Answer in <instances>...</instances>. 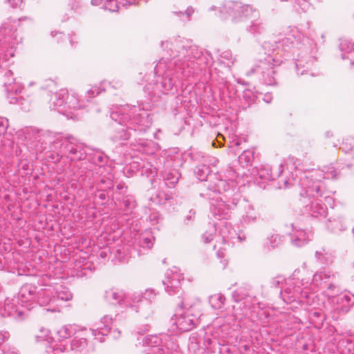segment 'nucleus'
I'll return each instance as SVG.
<instances>
[{
    "label": "nucleus",
    "mask_w": 354,
    "mask_h": 354,
    "mask_svg": "<svg viewBox=\"0 0 354 354\" xmlns=\"http://www.w3.org/2000/svg\"><path fill=\"white\" fill-rule=\"evenodd\" d=\"M274 43L265 41L262 44L265 56L260 58L257 64L247 72V75L257 73L263 84L274 86L277 84V69L286 53H291L294 56L298 75H304L315 62L313 52H309L308 39L304 38L295 27L289 28L286 36Z\"/></svg>",
    "instance_id": "f257e3e1"
},
{
    "label": "nucleus",
    "mask_w": 354,
    "mask_h": 354,
    "mask_svg": "<svg viewBox=\"0 0 354 354\" xmlns=\"http://www.w3.org/2000/svg\"><path fill=\"white\" fill-rule=\"evenodd\" d=\"M151 107L149 103H140L138 106L127 105L113 111L111 118L114 121L112 124L114 131L111 139L114 142L127 140L131 136V131H146L152 123L149 113Z\"/></svg>",
    "instance_id": "f03ea898"
},
{
    "label": "nucleus",
    "mask_w": 354,
    "mask_h": 354,
    "mask_svg": "<svg viewBox=\"0 0 354 354\" xmlns=\"http://www.w3.org/2000/svg\"><path fill=\"white\" fill-rule=\"evenodd\" d=\"M299 272V270L294 272L293 277L288 279L283 291L281 292L282 299L286 303L297 301L307 306L314 305L317 300V296L315 292H310V289L325 288L328 281L336 278V274L331 271L317 272L308 288V281L304 282L303 279L297 277Z\"/></svg>",
    "instance_id": "7ed1b4c3"
},
{
    "label": "nucleus",
    "mask_w": 354,
    "mask_h": 354,
    "mask_svg": "<svg viewBox=\"0 0 354 354\" xmlns=\"http://www.w3.org/2000/svg\"><path fill=\"white\" fill-rule=\"evenodd\" d=\"M176 60L174 57L170 60L167 58H162L158 61L154 68L153 79L149 81L152 76H142L140 73L138 77V84H143L145 82L147 84L144 86V91L147 93L151 100L156 101V98L160 97L162 94H167L173 88H176L177 82Z\"/></svg>",
    "instance_id": "20e7f679"
},
{
    "label": "nucleus",
    "mask_w": 354,
    "mask_h": 354,
    "mask_svg": "<svg viewBox=\"0 0 354 354\" xmlns=\"http://www.w3.org/2000/svg\"><path fill=\"white\" fill-rule=\"evenodd\" d=\"M200 195L209 201L210 212L219 220L228 219L241 199L240 194L231 189L229 183L221 179L208 185Z\"/></svg>",
    "instance_id": "39448f33"
},
{
    "label": "nucleus",
    "mask_w": 354,
    "mask_h": 354,
    "mask_svg": "<svg viewBox=\"0 0 354 354\" xmlns=\"http://www.w3.org/2000/svg\"><path fill=\"white\" fill-rule=\"evenodd\" d=\"M41 140L46 145H49L46 158L53 163L63 160L66 164L84 160L86 156V147L73 138H64L60 133L47 131L42 134Z\"/></svg>",
    "instance_id": "423d86ee"
},
{
    "label": "nucleus",
    "mask_w": 354,
    "mask_h": 354,
    "mask_svg": "<svg viewBox=\"0 0 354 354\" xmlns=\"http://www.w3.org/2000/svg\"><path fill=\"white\" fill-rule=\"evenodd\" d=\"M178 53L182 57L181 65L187 66L188 73L211 66L213 63L210 53L202 51L189 39H183L178 42Z\"/></svg>",
    "instance_id": "0eeeda50"
},
{
    "label": "nucleus",
    "mask_w": 354,
    "mask_h": 354,
    "mask_svg": "<svg viewBox=\"0 0 354 354\" xmlns=\"http://www.w3.org/2000/svg\"><path fill=\"white\" fill-rule=\"evenodd\" d=\"M301 190L299 191L300 200L304 204L306 212L313 217H325L327 214V205L333 207L334 201L330 195V192L326 189L317 190V194H304L303 192L307 191L305 186L299 185ZM308 189L315 190L314 186L310 185Z\"/></svg>",
    "instance_id": "6e6552de"
},
{
    "label": "nucleus",
    "mask_w": 354,
    "mask_h": 354,
    "mask_svg": "<svg viewBox=\"0 0 354 354\" xmlns=\"http://www.w3.org/2000/svg\"><path fill=\"white\" fill-rule=\"evenodd\" d=\"M171 322L173 329L168 330V334L165 337V345H160L162 338L156 335H149L143 338V346L151 348V351L147 352V354H177V344L174 342L177 329L176 315H174L171 319Z\"/></svg>",
    "instance_id": "1a4fd4ad"
},
{
    "label": "nucleus",
    "mask_w": 354,
    "mask_h": 354,
    "mask_svg": "<svg viewBox=\"0 0 354 354\" xmlns=\"http://www.w3.org/2000/svg\"><path fill=\"white\" fill-rule=\"evenodd\" d=\"M337 177V173L332 166L324 167V170L319 169L306 170L300 174L299 185H304L306 189L310 188L309 187L310 185L314 186L315 191L307 189V191L303 192L304 194L313 196L314 194H317V190H319V189H326L322 182L323 179H335Z\"/></svg>",
    "instance_id": "9d476101"
},
{
    "label": "nucleus",
    "mask_w": 354,
    "mask_h": 354,
    "mask_svg": "<svg viewBox=\"0 0 354 354\" xmlns=\"http://www.w3.org/2000/svg\"><path fill=\"white\" fill-rule=\"evenodd\" d=\"M21 42L15 27L3 23L0 28V68L3 62L14 57L16 46Z\"/></svg>",
    "instance_id": "9b49d317"
},
{
    "label": "nucleus",
    "mask_w": 354,
    "mask_h": 354,
    "mask_svg": "<svg viewBox=\"0 0 354 354\" xmlns=\"http://www.w3.org/2000/svg\"><path fill=\"white\" fill-rule=\"evenodd\" d=\"M107 159V156L104 153L96 151L90 158L89 166L86 165V162L82 164L77 176L82 178V180L85 183V186L93 187L92 184L94 182L91 180V177H93L94 171L97 169L99 171L96 173L100 172L102 167L106 163Z\"/></svg>",
    "instance_id": "f8f14e48"
},
{
    "label": "nucleus",
    "mask_w": 354,
    "mask_h": 354,
    "mask_svg": "<svg viewBox=\"0 0 354 354\" xmlns=\"http://www.w3.org/2000/svg\"><path fill=\"white\" fill-rule=\"evenodd\" d=\"M232 230L231 226L227 222H224L223 225H221L220 235H216V225L214 223H209L207 230L202 234L201 239L205 243H210L215 238L219 240L216 242L227 243L230 242V230Z\"/></svg>",
    "instance_id": "ddd939ff"
},
{
    "label": "nucleus",
    "mask_w": 354,
    "mask_h": 354,
    "mask_svg": "<svg viewBox=\"0 0 354 354\" xmlns=\"http://www.w3.org/2000/svg\"><path fill=\"white\" fill-rule=\"evenodd\" d=\"M191 308L184 301L178 305V331L185 332L196 327L197 319L191 313Z\"/></svg>",
    "instance_id": "4468645a"
},
{
    "label": "nucleus",
    "mask_w": 354,
    "mask_h": 354,
    "mask_svg": "<svg viewBox=\"0 0 354 354\" xmlns=\"http://www.w3.org/2000/svg\"><path fill=\"white\" fill-rule=\"evenodd\" d=\"M286 165L290 169H295V174L292 173V176L291 178H284L279 181V189H286L289 188L295 184L297 183L298 186L301 188L299 185L300 180V174L303 173L301 169L299 168L301 165V160L295 158L294 157H290L286 162ZM305 171H304V172Z\"/></svg>",
    "instance_id": "2eb2a0df"
},
{
    "label": "nucleus",
    "mask_w": 354,
    "mask_h": 354,
    "mask_svg": "<svg viewBox=\"0 0 354 354\" xmlns=\"http://www.w3.org/2000/svg\"><path fill=\"white\" fill-rule=\"evenodd\" d=\"M37 287L32 284L26 283L21 286L16 295L26 310L33 308L34 302L37 301Z\"/></svg>",
    "instance_id": "dca6fc26"
},
{
    "label": "nucleus",
    "mask_w": 354,
    "mask_h": 354,
    "mask_svg": "<svg viewBox=\"0 0 354 354\" xmlns=\"http://www.w3.org/2000/svg\"><path fill=\"white\" fill-rule=\"evenodd\" d=\"M3 316H12L14 318H21L26 310L19 301V298L16 295L12 297H7L5 299L3 306L2 308Z\"/></svg>",
    "instance_id": "f3484780"
},
{
    "label": "nucleus",
    "mask_w": 354,
    "mask_h": 354,
    "mask_svg": "<svg viewBox=\"0 0 354 354\" xmlns=\"http://www.w3.org/2000/svg\"><path fill=\"white\" fill-rule=\"evenodd\" d=\"M334 341L337 344V350L342 354H354V336L350 333H337Z\"/></svg>",
    "instance_id": "a211bd4d"
},
{
    "label": "nucleus",
    "mask_w": 354,
    "mask_h": 354,
    "mask_svg": "<svg viewBox=\"0 0 354 354\" xmlns=\"http://www.w3.org/2000/svg\"><path fill=\"white\" fill-rule=\"evenodd\" d=\"M242 3L239 1H225L221 7L219 12L223 17L230 16L234 22L241 21V10Z\"/></svg>",
    "instance_id": "6ab92c4d"
},
{
    "label": "nucleus",
    "mask_w": 354,
    "mask_h": 354,
    "mask_svg": "<svg viewBox=\"0 0 354 354\" xmlns=\"http://www.w3.org/2000/svg\"><path fill=\"white\" fill-rule=\"evenodd\" d=\"M105 300L112 305H119L122 307L129 306V299L124 290L118 288H111L105 291Z\"/></svg>",
    "instance_id": "aec40b11"
},
{
    "label": "nucleus",
    "mask_w": 354,
    "mask_h": 354,
    "mask_svg": "<svg viewBox=\"0 0 354 354\" xmlns=\"http://www.w3.org/2000/svg\"><path fill=\"white\" fill-rule=\"evenodd\" d=\"M113 324V318L109 315H104L100 321L96 324L95 328H91L92 335L98 339L100 342H104V336L111 333Z\"/></svg>",
    "instance_id": "412c9836"
},
{
    "label": "nucleus",
    "mask_w": 354,
    "mask_h": 354,
    "mask_svg": "<svg viewBox=\"0 0 354 354\" xmlns=\"http://www.w3.org/2000/svg\"><path fill=\"white\" fill-rule=\"evenodd\" d=\"M68 90L62 88L57 92L52 94L50 100V109L57 111L58 113L66 115V100Z\"/></svg>",
    "instance_id": "4be33fe9"
},
{
    "label": "nucleus",
    "mask_w": 354,
    "mask_h": 354,
    "mask_svg": "<svg viewBox=\"0 0 354 354\" xmlns=\"http://www.w3.org/2000/svg\"><path fill=\"white\" fill-rule=\"evenodd\" d=\"M66 115L73 113L74 111L84 109L86 106V102L84 100L79 99V96L77 93L71 90L68 91L66 94Z\"/></svg>",
    "instance_id": "5701e85b"
},
{
    "label": "nucleus",
    "mask_w": 354,
    "mask_h": 354,
    "mask_svg": "<svg viewBox=\"0 0 354 354\" xmlns=\"http://www.w3.org/2000/svg\"><path fill=\"white\" fill-rule=\"evenodd\" d=\"M292 230L290 234V241L293 245L301 247L306 244L313 237V233L310 230H304L296 228L291 224Z\"/></svg>",
    "instance_id": "b1692460"
},
{
    "label": "nucleus",
    "mask_w": 354,
    "mask_h": 354,
    "mask_svg": "<svg viewBox=\"0 0 354 354\" xmlns=\"http://www.w3.org/2000/svg\"><path fill=\"white\" fill-rule=\"evenodd\" d=\"M242 205L244 208L241 218L243 225H250L257 223L260 219L259 214L255 210L253 205L249 203L247 201L243 200Z\"/></svg>",
    "instance_id": "393cba45"
},
{
    "label": "nucleus",
    "mask_w": 354,
    "mask_h": 354,
    "mask_svg": "<svg viewBox=\"0 0 354 354\" xmlns=\"http://www.w3.org/2000/svg\"><path fill=\"white\" fill-rule=\"evenodd\" d=\"M335 311L339 313H346L354 304V295L349 293L341 294L335 298Z\"/></svg>",
    "instance_id": "a878e982"
},
{
    "label": "nucleus",
    "mask_w": 354,
    "mask_h": 354,
    "mask_svg": "<svg viewBox=\"0 0 354 354\" xmlns=\"http://www.w3.org/2000/svg\"><path fill=\"white\" fill-rule=\"evenodd\" d=\"M4 86L6 88V91L8 93V97L10 99V103H18L21 97L12 95H18L21 93V91L23 89V86H21V84L17 82H14L12 84V82L8 80L4 82Z\"/></svg>",
    "instance_id": "bb28decb"
},
{
    "label": "nucleus",
    "mask_w": 354,
    "mask_h": 354,
    "mask_svg": "<svg viewBox=\"0 0 354 354\" xmlns=\"http://www.w3.org/2000/svg\"><path fill=\"white\" fill-rule=\"evenodd\" d=\"M339 48L342 59H347L351 65L354 64V42L351 43L346 39H341Z\"/></svg>",
    "instance_id": "cd10ccee"
},
{
    "label": "nucleus",
    "mask_w": 354,
    "mask_h": 354,
    "mask_svg": "<svg viewBox=\"0 0 354 354\" xmlns=\"http://www.w3.org/2000/svg\"><path fill=\"white\" fill-rule=\"evenodd\" d=\"M246 30L254 37H258L266 32V25L263 22V20L259 17V18L250 20V23L247 26Z\"/></svg>",
    "instance_id": "c85d7f7f"
},
{
    "label": "nucleus",
    "mask_w": 354,
    "mask_h": 354,
    "mask_svg": "<svg viewBox=\"0 0 354 354\" xmlns=\"http://www.w3.org/2000/svg\"><path fill=\"white\" fill-rule=\"evenodd\" d=\"M54 294L53 288L51 286H48L44 289L37 292V302L40 306H45L55 300V296L52 295Z\"/></svg>",
    "instance_id": "c756f323"
},
{
    "label": "nucleus",
    "mask_w": 354,
    "mask_h": 354,
    "mask_svg": "<svg viewBox=\"0 0 354 354\" xmlns=\"http://www.w3.org/2000/svg\"><path fill=\"white\" fill-rule=\"evenodd\" d=\"M176 270H168L165 272V277L162 281V283L165 286V291L170 295H175L176 292Z\"/></svg>",
    "instance_id": "7c9ffc66"
},
{
    "label": "nucleus",
    "mask_w": 354,
    "mask_h": 354,
    "mask_svg": "<svg viewBox=\"0 0 354 354\" xmlns=\"http://www.w3.org/2000/svg\"><path fill=\"white\" fill-rule=\"evenodd\" d=\"M282 165L279 166V172L277 174H273L272 168L269 166L263 167L260 168L257 171V176L263 181H269L273 180L275 176H279L282 172Z\"/></svg>",
    "instance_id": "2f4dec72"
},
{
    "label": "nucleus",
    "mask_w": 354,
    "mask_h": 354,
    "mask_svg": "<svg viewBox=\"0 0 354 354\" xmlns=\"http://www.w3.org/2000/svg\"><path fill=\"white\" fill-rule=\"evenodd\" d=\"M68 347V351H71L75 353H82L87 348L88 343L85 338L75 337L68 345L65 344Z\"/></svg>",
    "instance_id": "473e14b6"
},
{
    "label": "nucleus",
    "mask_w": 354,
    "mask_h": 354,
    "mask_svg": "<svg viewBox=\"0 0 354 354\" xmlns=\"http://www.w3.org/2000/svg\"><path fill=\"white\" fill-rule=\"evenodd\" d=\"M327 228L334 233L343 232L346 230V227L342 217H337L333 219H328Z\"/></svg>",
    "instance_id": "72a5a7b5"
},
{
    "label": "nucleus",
    "mask_w": 354,
    "mask_h": 354,
    "mask_svg": "<svg viewBox=\"0 0 354 354\" xmlns=\"http://www.w3.org/2000/svg\"><path fill=\"white\" fill-rule=\"evenodd\" d=\"M77 326L73 324H66L62 326L57 331V335L59 341L67 339L75 335L77 331Z\"/></svg>",
    "instance_id": "f704fd0d"
},
{
    "label": "nucleus",
    "mask_w": 354,
    "mask_h": 354,
    "mask_svg": "<svg viewBox=\"0 0 354 354\" xmlns=\"http://www.w3.org/2000/svg\"><path fill=\"white\" fill-rule=\"evenodd\" d=\"M138 145V150L147 154H153L160 149L158 144L152 140L140 141Z\"/></svg>",
    "instance_id": "c9c22d12"
},
{
    "label": "nucleus",
    "mask_w": 354,
    "mask_h": 354,
    "mask_svg": "<svg viewBox=\"0 0 354 354\" xmlns=\"http://www.w3.org/2000/svg\"><path fill=\"white\" fill-rule=\"evenodd\" d=\"M259 17H260V12L257 8L250 5L242 4L241 10V20L242 18L250 19L252 20L255 18H259Z\"/></svg>",
    "instance_id": "e433bc0d"
},
{
    "label": "nucleus",
    "mask_w": 354,
    "mask_h": 354,
    "mask_svg": "<svg viewBox=\"0 0 354 354\" xmlns=\"http://www.w3.org/2000/svg\"><path fill=\"white\" fill-rule=\"evenodd\" d=\"M54 296L55 299L62 301H69L72 299V294L69 290L62 286H57L53 288Z\"/></svg>",
    "instance_id": "4c0bfd02"
},
{
    "label": "nucleus",
    "mask_w": 354,
    "mask_h": 354,
    "mask_svg": "<svg viewBox=\"0 0 354 354\" xmlns=\"http://www.w3.org/2000/svg\"><path fill=\"white\" fill-rule=\"evenodd\" d=\"M176 171L175 169L172 171L165 170L163 174V180L167 187L170 189H174L177 184V177L176 176Z\"/></svg>",
    "instance_id": "58836bf2"
},
{
    "label": "nucleus",
    "mask_w": 354,
    "mask_h": 354,
    "mask_svg": "<svg viewBox=\"0 0 354 354\" xmlns=\"http://www.w3.org/2000/svg\"><path fill=\"white\" fill-rule=\"evenodd\" d=\"M210 173V168L205 163L198 165L194 170L196 178L201 181L206 180L207 177Z\"/></svg>",
    "instance_id": "ea45409f"
},
{
    "label": "nucleus",
    "mask_w": 354,
    "mask_h": 354,
    "mask_svg": "<svg viewBox=\"0 0 354 354\" xmlns=\"http://www.w3.org/2000/svg\"><path fill=\"white\" fill-rule=\"evenodd\" d=\"M113 186V176L111 175L102 176L99 182L96 183V189L102 192H105L112 188Z\"/></svg>",
    "instance_id": "a19ab883"
},
{
    "label": "nucleus",
    "mask_w": 354,
    "mask_h": 354,
    "mask_svg": "<svg viewBox=\"0 0 354 354\" xmlns=\"http://www.w3.org/2000/svg\"><path fill=\"white\" fill-rule=\"evenodd\" d=\"M315 257L321 263L325 265L330 264L333 261V255L323 248L315 252Z\"/></svg>",
    "instance_id": "79ce46f5"
},
{
    "label": "nucleus",
    "mask_w": 354,
    "mask_h": 354,
    "mask_svg": "<svg viewBox=\"0 0 354 354\" xmlns=\"http://www.w3.org/2000/svg\"><path fill=\"white\" fill-rule=\"evenodd\" d=\"M236 58L233 56L230 50L221 52L218 55V62L228 67L234 64Z\"/></svg>",
    "instance_id": "37998d69"
},
{
    "label": "nucleus",
    "mask_w": 354,
    "mask_h": 354,
    "mask_svg": "<svg viewBox=\"0 0 354 354\" xmlns=\"http://www.w3.org/2000/svg\"><path fill=\"white\" fill-rule=\"evenodd\" d=\"M225 297L221 294H215L209 297V304L214 309L221 308L225 303Z\"/></svg>",
    "instance_id": "c03bdc74"
},
{
    "label": "nucleus",
    "mask_w": 354,
    "mask_h": 354,
    "mask_svg": "<svg viewBox=\"0 0 354 354\" xmlns=\"http://www.w3.org/2000/svg\"><path fill=\"white\" fill-rule=\"evenodd\" d=\"M153 237L149 232L140 235L138 242L141 247L151 248L153 245Z\"/></svg>",
    "instance_id": "a18cd8bd"
},
{
    "label": "nucleus",
    "mask_w": 354,
    "mask_h": 354,
    "mask_svg": "<svg viewBox=\"0 0 354 354\" xmlns=\"http://www.w3.org/2000/svg\"><path fill=\"white\" fill-rule=\"evenodd\" d=\"M127 297L129 301V306L128 307L136 306L137 304L140 303L141 306H145V301L142 297V295L138 292H133L132 294H127Z\"/></svg>",
    "instance_id": "49530a36"
},
{
    "label": "nucleus",
    "mask_w": 354,
    "mask_h": 354,
    "mask_svg": "<svg viewBox=\"0 0 354 354\" xmlns=\"http://www.w3.org/2000/svg\"><path fill=\"white\" fill-rule=\"evenodd\" d=\"M185 156H190L192 160L198 162L202 161L203 163L207 162L209 159L208 156H206L203 152L199 151L192 152L189 154L184 153L182 155V158L184 159Z\"/></svg>",
    "instance_id": "de8ad7c7"
},
{
    "label": "nucleus",
    "mask_w": 354,
    "mask_h": 354,
    "mask_svg": "<svg viewBox=\"0 0 354 354\" xmlns=\"http://www.w3.org/2000/svg\"><path fill=\"white\" fill-rule=\"evenodd\" d=\"M283 241V237L278 234H272L267 238V245L274 248L278 247Z\"/></svg>",
    "instance_id": "09e8293b"
},
{
    "label": "nucleus",
    "mask_w": 354,
    "mask_h": 354,
    "mask_svg": "<svg viewBox=\"0 0 354 354\" xmlns=\"http://www.w3.org/2000/svg\"><path fill=\"white\" fill-rule=\"evenodd\" d=\"M37 342L46 341L48 343L50 342L51 337L50 336V330L47 328L41 327L39 330V333L35 335Z\"/></svg>",
    "instance_id": "8fccbe9b"
},
{
    "label": "nucleus",
    "mask_w": 354,
    "mask_h": 354,
    "mask_svg": "<svg viewBox=\"0 0 354 354\" xmlns=\"http://www.w3.org/2000/svg\"><path fill=\"white\" fill-rule=\"evenodd\" d=\"M253 160V153L250 151H244L239 156V161L243 165H248Z\"/></svg>",
    "instance_id": "3c124183"
},
{
    "label": "nucleus",
    "mask_w": 354,
    "mask_h": 354,
    "mask_svg": "<svg viewBox=\"0 0 354 354\" xmlns=\"http://www.w3.org/2000/svg\"><path fill=\"white\" fill-rule=\"evenodd\" d=\"M341 148L346 153L353 150L354 149V138L348 137L344 139Z\"/></svg>",
    "instance_id": "603ef678"
},
{
    "label": "nucleus",
    "mask_w": 354,
    "mask_h": 354,
    "mask_svg": "<svg viewBox=\"0 0 354 354\" xmlns=\"http://www.w3.org/2000/svg\"><path fill=\"white\" fill-rule=\"evenodd\" d=\"M256 97V95L250 90H245L243 93V98L247 104V106H250V104H254Z\"/></svg>",
    "instance_id": "864d4df0"
},
{
    "label": "nucleus",
    "mask_w": 354,
    "mask_h": 354,
    "mask_svg": "<svg viewBox=\"0 0 354 354\" xmlns=\"http://www.w3.org/2000/svg\"><path fill=\"white\" fill-rule=\"evenodd\" d=\"M104 8L110 12H118L119 10V6L118 5L117 0H106Z\"/></svg>",
    "instance_id": "5fc2aeb1"
},
{
    "label": "nucleus",
    "mask_w": 354,
    "mask_h": 354,
    "mask_svg": "<svg viewBox=\"0 0 354 354\" xmlns=\"http://www.w3.org/2000/svg\"><path fill=\"white\" fill-rule=\"evenodd\" d=\"M194 10L192 7L189 6L187 8L185 12H178V18L184 21H190V17L194 13Z\"/></svg>",
    "instance_id": "6e6d98bb"
},
{
    "label": "nucleus",
    "mask_w": 354,
    "mask_h": 354,
    "mask_svg": "<svg viewBox=\"0 0 354 354\" xmlns=\"http://www.w3.org/2000/svg\"><path fill=\"white\" fill-rule=\"evenodd\" d=\"M334 281L335 279H332L328 281L327 284L325 286V288H326L328 290V295L330 296H333L339 291L338 287Z\"/></svg>",
    "instance_id": "4d7b16f0"
},
{
    "label": "nucleus",
    "mask_w": 354,
    "mask_h": 354,
    "mask_svg": "<svg viewBox=\"0 0 354 354\" xmlns=\"http://www.w3.org/2000/svg\"><path fill=\"white\" fill-rule=\"evenodd\" d=\"M247 295L243 288H239L232 292V297L235 301L243 299Z\"/></svg>",
    "instance_id": "13d9d810"
},
{
    "label": "nucleus",
    "mask_w": 354,
    "mask_h": 354,
    "mask_svg": "<svg viewBox=\"0 0 354 354\" xmlns=\"http://www.w3.org/2000/svg\"><path fill=\"white\" fill-rule=\"evenodd\" d=\"M9 127V121L5 117H0V136H3Z\"/></svg>",
    "instance_id": "bf43d9fd"
},
{
    "label": "nucleus",
    "mask_w": 354,
    "mask_h": 354,
    "mask_svg": "<svg viewBox=\"0 0 354 354\" xmlns=\"http://www.w3.org/2000/svg\"><path fill=\"white\" fill-rule=\"evenodd\" d=\"M156 294L153 292V290H147L145 293L142 295V297L145 301V306L149 305L151 299Z\"/></svg>",
    "instance_id": "052dcab7"
},
{
    "label": "nucleus",
    "mask_w": 354,
    "mask_h": 354,
    "mask_svg": "<svg viewBox=\"0 0 354 354\" xmlns=\"http://www.w3.org/2000/svg\"><path fill=\"white\" fill-rule=\"evenodd\" d=\"M124 205L127 214L131 212L132 209L135 207V201L131 198H127L124 200Z\"/></svg>",
    "instance_id": "680f3d73"
},
{
    "label": "nucleus",
    "mask_w": 354,
    "mask_h": 354,
    "mask_svg": "<svg viewBox=\"0 0 354 354\" xmlns=\"http://www.w3.org/2000/svg\"><path fill=\"white\" fill-rule=\"evenodd\" d=\"M104 90H105L104 88L101 89L98 86H93L90 90L87 91L88 99L94 97Z\"/></svg>",
    "instance_id": "e2e57ef3"
},
{
    "label": "nucleus",
    "mask_w": 354,
    "mask_h": 354,
    "mask_svg": "<svg viewBox=\"0 0 354 354\" xmlns=\"http://www.w3.org/2000/svg\"><path fill=\"white\" fill-rule=\"evenodd\" d=\"M3 354H20L19 351L14 346L6 345L3 350Z\"/></svg>",
    "instance_id": "0e129e2a"
},
{
    "label": "nucleus",
    "mask_w": 354,
    "mask_h": 354,
    "mask_svg": "<svg viewBox=\"0 0 354 354\" xmlns=\"http://www.w3.org/2000/svg\"><path fill=\"white\" fill-rule=\"evenodd\" d=\"M68 351V347L66 345H62V344L57 345L53 348V351L49 354H59L63 353Z\"/></svg>",
    "instance_id": "69168bd1"
},
{
    "label": "nucleus",
    "mask_w": 354,
    "mask_h": 354,
    "mask_svg": "<svg viewBox=\"0 0 354 354\" xmlns=\"http://www.w3.org/2000/svg\"><path fill=\"white\" fill-rule=\"evenodd\" d=\"M296 3L304 12H306L310 7V3L308 0H296Z\"/></svg>",
    "instance_id": "338daca9"
},
{
    "label": "nucleus",
    "mask_w": 354,
    "mask_h": 354,
    "mask_svg": "<svg viewBox=\"0 0 354 354\" xmlns=\"http://www.w3.org/2000/svg\"><path fill=\"white\" fill-rule=\"evenodd\" d=\"M10 80L12 82V84L15 82V79L13 77V73L10 70H7L4 72V74L3 75V82L4 83L5 81Z\"/></svg>",
    "instance_id": "774afa93"
}]
</instances>
